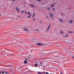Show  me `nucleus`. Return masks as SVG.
Returning <instances> with one entry per match:
<instances>
[{"instance_id":"nucleus-1","label":"nucleus","mask_w":74,"mask_h":74,"mask_svg":"<svg viewBox=\"0 0 74 74\" xmlns=\"http://www.w3.org/2000/svg\"><path fill=\"white\" fill-rule=\"evenodd\" d=\"M27 14L29 15L28 16V18H30V16H32V14H31V13L30 12H27Z\"/></svg>"},{"instance_id":"nucleus-2","label":"nucleus","mask_w":74,"mask_h":74,"mask_svg":"<svg viewBox=\"0 0 74 74\" xmlns=\"http://www.w3.org/2000/svg\"><path fill=\"white\" fill-rule=\"evenodd\" d=\"M23 30L24 31H25V32H28L29 31L28 29H27V28L25 27H23Z\"/></svg>"},{"instance_id":"nucleus-3","label":"nucleus","mask_w":74,"mask_h":74,"mask_svg":"<svg viewBox=\"0 0 74 74\" xmlns=\"http://www.w3.org/2000/svg\"><path fill=\"white\" fill-rule=\"evenodd\" d=\"M69 23L70 24H72L73 23V21L72 20H70L69 21Z\"/></svg>"},{"instance_id":"nucleus-4","label":"nucleus","mask_w":74,"mask_h":74,"mask_svg":"<svg viewBox=\"0 0 74 74\" xmlns=\"http://www.w3.org/2000/svg\"><path fill=\"white\" fill-rule=\"evenodd\" d=\"M59 21L61 23H63V19L62 18H60L59 19Z\"/></svg>"},{"instance_id":"nucleus-5","label":"nucleus","mask_w":74,"mask_h":74,"mask_svg":"<svg viewBox=\"0 0 74 74\" xmlns=\"http://www.w3.org/2000/svg\"><path fill=\"white\" fill-rule=\"evenodd\" d=\"M30 6L31 7H32V8H36V7L35 6L32 4H30Z\"/></svg>"},{"instance_id":"nucleus-6","label":"nucleus","mask_w":74,"mask_h":74,"mask_svg":"<svg viewBox=\"0 0 74 74\" xmlns=\"http://www.w3.org/2000/svg\"><path fill=\"white\" fill-rule=\"evenodd\" d=\"M8 53H9L8 52H5V54H4L3 55V56H5V55H8Z\"/></svg>"},{"instance_id":"nucleus-7","label":"nucleus","mask_w":74,"mask_h":74,"mask_svg":"<svg viewBox=\"0 0 74 74\" xmlns=\"http://www.w3.org/2000/svg\"><path fill=\"white\" fill-rule=\"evenodd\" d=\"M50 27H51V25H49L48 27V28H47V29H46V31H48V30H49V29L50 28Z\"/></svg>"},{"instance_id":"nucleus-8","label":"nucleus","mask_w":74,"mask_h":74,"mask_svg":"<svg viewBox=\"0 0 74 74\" xmlns=\"http://www.w3.org/2000/svg\"><path fill=\"white\" fill-rule=\"evenodd\" d=\"M15 8H16V10H17V11H18V12L19 13V10L18 9V7H16Z\"/></svg>"},{"instance_id":"nucleus-9","label":"nucleus","mask_w":74,"mask_h":74,"mask_svg":"<svg viewBox=\"0 0 74 74\" xmlns=\"http://www.w3.org/2000/svg\"><path fill=\"white\" fill-rule=\"evenodd\" d=\"M60 33L61 34H64V32L62 31H60Z\"/></svg>"},{"instance_id":"nucleus-10","label":"nucleus","mask_w":74,"mask_h":74,"mask_svg":"<svg viewBox=\"0 0 74 74\" xmlns=\"http://www.w3.org/2000/svg\"><path fill=\"white\" fill-rule=\"evenodd\" d=\"M49 15H50L52 17H53V14H51V13H49Z\"/></svg>"},{"instance_id":"nucleus-11","label":"nucleus","mask_w":74,"mask_h":74,"mask_svg":"<svg viewBox=\"0 0 74 74\" xmlns=\"http://www.w3.org/2000/svg\"><path fill=\"white\" fill-rule=\"evenodd\" d=\"M68 33H69V34H71V33H73V32H71V31H68Z\"/></svg>"},{"instance_id":"nucleus-12","label":"nucleus","mask_w":74,"mask_h":74,"mask_svg":"<svg viewBox=\"0 0 74 74\" xmlns=\"http://www.w3.org/2000/svg\"><path fill=\"white\" fill-rule=\"evenodd\" d=\"M38 63H40L41 65H42V64L41 63V62L40 61H38Z\"/></svg>"},{"instance_id":"nucleus-13","label":"nucleus","mask_w":74,"mask_h":74,"mask_svg":"<svg viewBox=\"0 0 74 74\" xmlns=\"http://www.w3.org/2000/svg\"><path fill=\"white\" fill-rule=\"evenodd\" d=\"M42 45V43H39L38 44V45Z\"/></svg>"},{"instance_id":"nucleus-14","label":"nucleus","mask_w":74,"mask_h":74,"mask_svg":"<svg viewBox=\"0 0 74 74\" xmlns=\"http://www.w3.org/2000/svg\"><path fill=\"white\" fill-rule=\"evenodd\" d=\"M35 65L36 67H37V66H38V64L36 63L35 64Z\"/></svg>"},{"instance_id":"nucleus-15","label":"nucleus","mask_w":74,"mask_h":74,"mask_svg":"<svg viewBox=\"0 0 74 74\" xmlns=\"http://www.w3.org/2000/svg\"><path fill=\"white\" fill-rule=\"evenodd\" d=\"M47 9L48 10H49V11H50L51 10V8H47Z\"/></svg>"},{"instance_id":"nucleus-16","label":"nucleus","mask_w":74,"mask_h":74,"mask_svg":"<svg viewBox=\"0 0 74 74\" xmlns=\"http://www.w3.org/2000/svg\"><path fill=\"white\" fill-rule=\"evenodd\" d=\"M37 73L38 74H42V73H41L40 72H38Z\"/></svg>"},{"instance_id":"nucleus-17","label":"nucleus","mask_w":74,"mask_h":74,"mask_svg":"<svg viewBox=\"0 0 74 74\" xmlns=\"http://www.w3.org/2000/svg\"><path fill=\"white\" fill-rule=\"evenodd\" d=\"M24 63L25 64H26L27 63V62L26 61H24Z\"/></svg>"},{"instance_id":"nucleus-18","label":"nucleus","mask_w":74,"mask_h":74,"mask_svg":"<svg viewBox=\"0 0 74 74\" xmlns=\"http://www.w3.org/2000/svg\"><path fill=\"white\" fill-rule=\"evenodd\" d=\"M51 18H52V20H54V19H55L54 17H53V16L52 17H51Z\"/></svg>"},{"instance_id":"nucleus-19","label":"nucleus","mask_w":74,"mask_h":74,"mask_svg":"<svg viewBox=\"0 0 74 74\" xmlns=\"http://www.w3.org/2000/svg\"><path fill=\"white\" fill-rule=\"evenodd\" d=\"M35 16V14H34V13H33V14L32 15V17H34Z\"/></svg>"},{"instance_id":"nucleus-20","label":"nucleus","mask_w":74,"mask_h":74,"mask_svg":"<svg viewBox=\"0 0 74 74\" xmlns=\"http://www.w3.org/2000/svg\"><path fill=\"white\" fill-rule=\"evenodd\" d=\"M36 31V32H39V30L38 29H35Z\"/></svg>"},{"instance_id":"nucleus-21","label":"nucleus","mask_w":74,"mask_h":74,"mask_svg":"<svg viewBox=\"0 0 74 74\" xmlns=\"http://www.w3.org/2000/svg\"><path fill=\"white\" fill-rule=\"evenodd\" d=\"M39 63V65L38 66H41L42 65H41L40 63Z\"/></svg>"},{"instance_id":"nucleus-22","label":"nucleus","mask_w":74,"mask_h":74,"mask_svg":"<svg viewBox=\"0 0 74 74\" xmlns=\"http://www.w3.org/2000/svg\"><path fill=\"white\" fill-rule=\"evenodd\" d=\"M29 59V58H28L27 59H25V61H26V60H28V59Z\"/></svg>"},{"instance_id":"nucleus-23","label":"nucleus","mask_w":74,"mask_h":74,"mask_svg":"<svg viewBox=\"0 0 74 74\" xmlns=\"http://www.w3.org/2000/svg\"><path fill=\"white\" fill-rule=\"evenodd\" d=\"M5 74H8V73H7V71H5Z\"/></svg>"},{"instance_id":"nucleus-24","label":"nucleus","mask_w":74,"mask_h":74,"mask_svg":"<svg viewBox=\"0 0 74 74\" xmlns=\"http://www.w3.org/2000/svg\"><path fill=\"white\" fill-rule=\"evenodd\" d=\"M11 1H13V2H15V0H11Z\"/></svg>"},{"instance_id":"nucleus-25","label":"nucleus","mask_w":74,"mask_h":74,"mask_svg":"<svg viewBox=\"0 0 74 74\" xmlns=\"http://www.w3.org/2000/svg\"><path fill=\"white\" fill-rule=\"evenodd\" d=\"M4 73H5V71H3V72H2V74H4Z\"/></svg>"},{"instance_id":"nucleus-26","label":"nucleus","mask_w":74,"mask_h":74,"mask_svg":"<svg viewBox=\"0 0 74 74\" xmlns=\"http://www.w3.org/2000/svg\"><path fill=\"white\" fill-rule=\"evenodd\" d=\"M51 6V7H53V6H54V5H53V4Z\"/></svg>"},{"instance_id":"nucleus-27","label":"nucleus","mask_w":74,"mask_h":74,"mask_svg":"<svg viewBox=\"0 0 74 74\" xmlns=\"http://www.w3.org/2000/svg\"><path fill=\"white\" fill-rule=\"evenodd\" d=\"M35 21V18H34L33 19V21Z\"/></svg>"},{"instance_id":"nucleus-28","label":"nucleus","mask_w":74,"mask_h":74,"mask_svg":"<svg viewBox=\"0 0 74 74\" xmlns=\"http://www.w3.org/2000/svg\"><path fill=\"white\" fill-rule=\"evenodd\" d=\"M42 1V0H38V1Z\"/></svg>"},{"instance_id":"nucleus-29","label":"nucleus","mask_w":74,"mask_h":74,"mask_svg":"<svg viewBox=\"0 0 74 74\" xmlns=\"http://www.w3.org/2000/svg\"><path fill=\"white\" fill-rule=\"evenodd\" d=\"M52 10L53 11H54L55 10V8H52Z\"/></svg>"},{"instance_id":"nucleus-30","label":"nucleus","mask_w":74,"mask_h":74,"mask_svg":"<svg viewBox=\"0 0 74 74\" xmlns=\"http://www.w3.org/2000/svg\"><path fill=\"white\" fill-rule=\"evenodd\" d=\"M61 15H62V16H63L64 15L63 14V13H62L61 14Z\"/></svg>"},{"instance_id":"nucleus-31","label":"nucleus","mask_w":74,"mask_h":74,"mask_svg":"<svg viewBox=\"0 0 74 74\" xmlns=\"http://www.w3.org/2000/svg\"><path fill=\"white\" fill-rule=\"evenodd\" d=\"M65 36H66V37H67L68 36V34H66Z\"/></svg>"},{"instance_id":"nucleus-32","label":"nucleus","mask_w":74,"mask_h":74,"mask_svg":"<svg viewBox=\"0 0 74 74\" xmlns=\"http://www.w3.org/2000/svg\"><path fill=\"white\" fill-rule=\"evenodd\" d=\"M25 14H27V12H26V11H25Z\"/></svg>"},{"instance_id":"nucleus-33","label":"nucleus","mask_w":74,"mask_h":74,"mask_svg":"<svg viewBox=\"0 0 74 74\" xmlns=\"http://www.w3.org/2000/svg\"><path fill=\"white\" fill-rule=\"evenodd\" d=\"M56 60H59V58H58V59H56Z\"/></svg>"},{"instance_id":"nucleus-34","label":"nucleus","mask_w":74,"mask_h":74,"mask_svg":"<svg viewBox=\"0 0 74 74\" xmlns=\"http://www.w3.org/2000/svg\"><path fill=\"white\" fill-rule=\"evenodd\" d=\"M23 12H24V11H21V13L22 14V13H23Z\"/></svg>"},{"instance_id":"nucleus-35","label":"nucleus","mask_w":74,"mask_h":74,"mask_svg":"<svg viewBox=\"0 0 74 74\" xmlns=\"http://www.w3.org/2000/svg\"><path fill=\"white\" fill-rule=\"evenodd\" d=\"M46 74H49V73H48V72H46Z\"/></svg>"},{"instance_id":"nucleus-36","label":"nucleus","mask_w":74,"mask_h":74,"mask_svg":"<svg viewBox=\"0 0 74 74\" xmlns=\"http://www.w3.org/2000/svg\"><path fill=\"white\" fill-rule=\"evenodd\" d=\"M42 23V21H40V23Z\"/></svg>"},{"instance_id":"nucleus-37","label":"nucleus","mask_w":74,"mask_h":74,"mask_svg":"<svg viewBox=\"0 0 74 74\" xmlns=\"http://www.w3.org/2000/svg\"><path fill=\"white\" fill-rule=\"evenodd\" d=\"M63 37H66V36H63Z\"/></svg>"},{"instance_id":"nucleus-38","label":"nucleus","mask_w":74,"mask_h":74,"mask_svg":"<svg viewBox=\"0 0 74 74\" xmlns=\"http://www.w3.org/2000/svg\"><path fill=\"white\" fill-rule=\"evenodd\" d=\"M72 58H73V59H74V56H72Z\"/></svg>"},{"instance_id":"nucleus-39","label":"nucleus","mask_w":74,"mask_h":74,"mask_svg":"<svg viewBox=\"0 0 74 74\" xmlns=\"http://www.w3.org/2000/svg\"><path fill=\"white\" fill-rule=\"evenodd\" d=\"M1 74V72L0 71V74Z\"/></svg>"},{"instance_id":"nucleus-40","label":"nucleus","mask_w":74,"mask_h":74,"mask_svg":"<svg viewBox=\"0 0 74 74\" xmlns=\"http://www.w3.org/2000/svg\"><path fill=\"white\" fill-rule=\"evenodd\" d=\"M60 74H62V73H61Z\"/></svg>"},{"instance_id":"nucleus-41","label":"nucleus","mask_w":74,"mask_h":74,"mask_svg":"<svg viewBox=\"0 0 74 74\" xmlns=\"http://www.w3.org/2000/svg\"><path fill=\"white\" fill-rule=\"evenodd\" d=\"M1 14H0V16H1Z\"/></svg>"},{"instance_id":"nucleus-42","label":"nucleus","mask_w":74,"mask_h":74,"mask_svg":"<svg viewBox=\"0 0 74 74\" xmlns=\"http://www.w3.org/2000/svg\"><path fill=\"white\" fill-rule=\"evenodd\" d=\"M11 55H13V54H11Z\"/></svg>"},{"instance_id":"nucleus-43","label":"nucleus","mask_w":74,"mask_h":74,"mask_svg":"<svg viewBox=\"0 0 74 74\" xmlns=\"http://www.w3.org/2000/svg\"><path fill=\"white\" fill-rule=\"evenodd\" d=\"M56 4V3H54V4Z\"/></svg>"},{"instance_id":"nucleus-44","label":"nucleus","mask_w":74,"mask_h":74,"mask_svg":"<svg viewBox=\"0 0 74 74\" xmlns=\"http://www.w3.org/2000/svg\"><path fill=\"white\" fill-rule=\"evenodd\" d=\"M56 70H58V69H56Z\"/></svg>"},{"instance_id":"nucleus-45","label":"nucleus","mask_w":74,"mask_h":74,"mask_svg":"<svg viewBox=\"0 0 74 74\" xmlns=\"http://www.w3.org/2000/svg\"><path fill=\"white\" fill-rule=\"evenodd\" d=\"M11 20H12V19H11Z\"/></svg>"},{"instance_id":"nucleus-46","label":"nucleus","mask_w":74,"mask_h":74,"mask_svg":"<svg viewBox=\"0 0 74 74\" xmlns=\"http://www.w3.org/2000/svg\"><path fill=\"white\" fill-rule=\"evenodd\" d=\"M44 73H45V72H44Z\"/></svg>"},{"instance_id":"nucleus-47","label":"nucleus","mask_w":74,"mask_h":74,"mask_svg":"<svg viewBox=\"0 0 74 74\" xmlns=\"http://www.w3.org/2000/svg\"><path fill=\"white\" fill-rule=\"evenodd\" d=\"M47 16V17L48 16Z\"/></svg>"}]
</instances>
